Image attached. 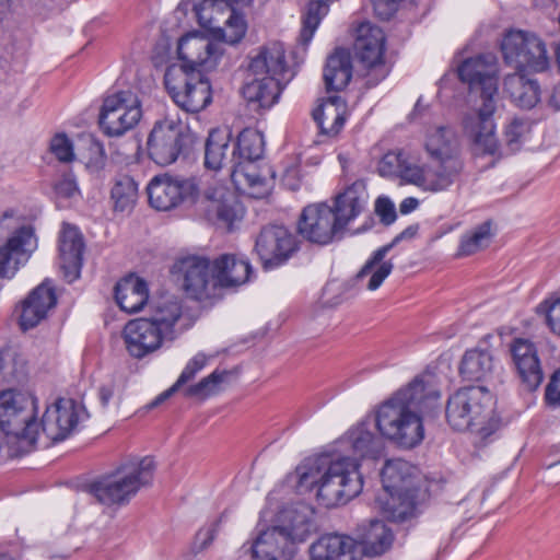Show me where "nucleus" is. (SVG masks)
I'll return each instance as SVG.
<instances>
[{"instance_id":"f257e3e1","label":"nucleus","mask_w":560,"mask_h":560,"mask_svg":"<svg viewBox=\"0 0 560 560\" xmlns=\"http://www.w3.org/2000/svg\"><path fill=\"white\" fill-rule=\"evenodd\" d=\"M440 390L429 374L416 376L376 410L375 425L383 438L412 448L424 438L422 417L430 415L440 399Z\"/></svg>"},{"instance_id":"f03ea898","label":"nucleus","mask_w":560,"mask_h":560,"mask_svg":"<svg viewBox=\"0 0 560 560\" xmlns=\"http://www.w3.org/2000/svg\"><path fill=\"white\" fill-rule=\"evenodd\" d=\"M359 467L358 458L349 456L310 457L296 467L298 486L305 490L316 488L317 500L325 508L346 504L362 491Z\"/></svg>"},{"instance_id":"7ed1b4c3","label":"nucleus","mask_w":560,"mask_h":560,"mask_svg":"<svg viewBox=\"0 0 560 560\" xmlns=\"http://www.w3.org/2000/svg\"><path fill=\"white\" fill-rule=\"evenodd\" d=\"M458 77L469 84L472 92L480 93L481 105L472 130L475 151L478 154L495 155L499 141L495 137L493 114L498 103V69L494 57L479 55L468 58L458 67Z\"/></svg>"},{"instance_id":"20e7f679","label":"nucleus","mask_w":560,"mask_h":560,"mask_svg":"<svg viewBox=\"0 0 560 560\" xmlns=\"http://www.w3.org/2000/svg\"><path fill=\"white\" fill-rule=\"evenodd\" d=\"M424 148L431 162L421 167L405 168L404 179L423 191L440 192L447 190L458 178L464 167L455 131L446 126L430 129L427 133Z\"/></svg>"},{"instance_id":"39448f33","label":"nucleus","mask_w":560,"mask_h":560,"mask_svg":"<svg viewBox=\"0 0 560 560\" xmlns=\"http://www.w3.org/2000/svg\"><path fill=\"white\" fill-rule=\"evenodd\" d=\"M445 417L454 430H475L481 439L499 428L492 395L483 386H466L454 392L447 399Z\"/></svg>"},{"instance_id":"423d86ee","label":"nucleus","mask_w":560,"mask_h":560,"mask_svg":"<svg viewBox=\"0 0 560 560\" xmlns=\"http://www.w3.org/2000/svg\"><path fill=\"white\" fill-rule=\"evenodd\" d=\"M155 462L145 456L130 459L115 470L93 481L89 486L90 493L102 504H127L141 488L152 483Z\"/></svg>"},{"instance_id":"0eeeda50","label":"nucleus","mask_w":560,"mask_h":560,"mask_svg":"<svg viewBox=\"0 0 560 560\" xmlns=\"http://www.w3.org/2000/svg\"><path fill=\"white\" fill-rule=\"evenodd\" d=\"M411 466L402 459L387 460L381 471L384 493L376 503L390 522H404L413 515L416 493L409 487Z\"/></svg>"},{"instance_id":"6e6552de","label":"nucleus","mask_w":560,"mask_h":560,"mask_svg":"<svg viewBox=\"0 0 560 560\" xmlns=\"http://www.w3.org/2000/svg\"><path fill=\"white\" fill-rule=\"evenodd\" d=\"M37 399L30 393L8 388L0 392V430L34 445L39 436Z\"/></svg>"},{"instance_id":"1a4fd4ad","label":"nucleus","mask_w":560,"mask_h":560,"mask_svg":"<svg viewBox=\"0 0 560 560\" xmlns=\"http://www.w3.org/2000/svg\"><path fill=\"white\" fill-rule=\"evenodd\" d=\"M504 62L517 72L542 73L550 68L546 42L536 33L512 28L501 42Z\"/></svg>"},{"instance_id":"9d476101","label":"nucleus","mask_w":560,"mask_h":560,"mask_svg":"<svg viewBox=\"0 0 560 560\" xmlns=\"http://www.w3.org/2000/svg\"><path fill=\"white\" fill-rule=\"evenodd\" d=\"M195 142V135L179 119L165 117L154 124L149 135L148 154L158 165L166 166L187 155Z\"/></svg>"},{"instance_id":"9b49d317","label":"nucleus","mask_w":560,"mask_h":560,"mask_svg":"<svg viewBox=\"0 0 560 560\" xmlns=\"http://www.w3.org/2000/svg\"><path fill=\"white\" fill-rule=\"evenodd\" d=\"M164 83L175 104L187 113L197 114L212 102L211 84L203 72L170 68L165 72Z\"/></svg>"},{"instance_id":"f8f14e48","label":"nucleus","mask_w":560,"mask_h":560,"mask_svg":"<svg viewBox=\"0 0 560 560\" xmlns=\"http://www.w3.org/2000/svg\"><path fill=\"white\" fill-rule=\"evenodd\" d=\"M386 37L382 28L369 22L357 30L354 54L365 69V85L374 88L390 72L384 59Z\"/></svg>"},{"instance_id":"ddd939ff","label":"nucleus","mask_w":560,"mask_h":560,"mask_svg":"<svg viewBox=\"0 0 560 560\" xmlns=\"http://www.w3.org/2000/svg\"><path fill=\"white\" fill-rule=\"evenodd\" d=\"M142 117L140 101L127 90L105 97L98 118L102 131L108 137H120L133 129Z\"/></svg>"},{"instance_id":"4468645a","label":"nucleus","mask_w":560,"mask_h":560,"mask_svg":"<svg viewBox=\"0 0 560 560\" xmlns=\"http://www.w3.org/2000/svg\"><path fill=\"white\" fill-rule=\"evenodd\" d=\"M182 289L191 299L205 300L214 295L217 288L213 261L205 256L189 255L174 265Z\"/></svg>"},{"instance_id":"2eb2a0df","label":"nucleus","mask_w":560,"mask_h":560,"mask_svg":"<svg viewBox=\"0 0 560 560\" xmlns=\"http://www.w3.org/2000/svg\"><path fill=\"white\" fill-rule=\"evenodd\" d=\"M179 60L183 62L176 71L203 72L213 69L222 51L209 37L194 32L183 36L177 46Z\"/></svg>"},{"instance_id":"dca6fc26","label":"nucleus","mask_w":560,"mask_h":560,"mask_svg":"<svg viewBox=\"0 0 560 560\" xmlns=\"http://www.w3.org/2000/svg\"><path fill=\"white\" fill-rule=\"evenodd\" d=\"M298 233L306 241L327 245L342 234L337 225L332 208L326 202L306 206L298 221Z\"/></svg>"},{"instance_id":"f3484780","label":"nucleus","mask_w":560,"mask_h":560,"mask_svg":"<svg viewBox=\"0 0 560 560\" xmlns=\"http://www.w3.org/2000/svg\"><path fill=\"white\" fill-rule=\"evenodd\" d=\"M255 250L265 268H273L285 262L296 250L294 235L283 225L270 224L261 228Z\"/></svg>"},{"instance_id":"a211bd4d","label":"nucleus","mask_w":560,"mask_h":560,"mask_svg":"<svg viewBox=\"0 0 560 560\" xmlns=\"http://www.w3.org/2000/svg\"><path fill=\"white\" fill-rule=\"evenodd\" d=\"M150 205L159 211H168L178 207L185 199L197 192L192 178L170 176L153 177L147 187Z\"/></svg>"},{"instance_id":"6ab92c4d","label":"nucleus","mask_w":560,"mask_h":560,"mask_svg":"<svg viewBox=\"0 0 560 560\" xmlns=\"http://www.w3.org/2000/svg\"><path fill=\"white\" fill-rule=\"evenodd\" d=\"M126 351L141 360L159 349L168 339L147 316L129 320L121 332Z\"/></svg>"},{"instance_id":"aec40b11","label":"nucleus","mask_w":560,"mask_h":560,"mask_svg":"<svg viewBox=\"0 0 560 560\" xmlns=\"http://www.w3.org/2000/svg\"><path fill=\"white\" fill-rule=\"evenodd\" d=\"M512 366L522 387L536 390L544 381V371L536 345L526 338H515L509 345Z\"/></svg>"},{"instance_id":"412c9836","label":"nucleus","mask_w":560,"mask_h":560,"mask_svg":"<svg viewBox=\"0 0 560 560\" xmlns=\"http://www.w3.org/2000/svg\"><path fill=\"white\" fill-rule=\"evenodd\" d=\"M80 407L75 400L59 398L46 408L39 423V434L43 433L52 442L67 439L78 427L80 420Z\"/></svg>"},{"instance_id":"4be33fe9","label":"nucleus","mask_w":560,"mask_h":560,"mask_svg":"<svg viewBox=\"0 0 560 560\" xmlns=\"http://www.w3.org/2000/svg\"><path fill=\"white\" fill-rule=\"evenodd\" d=\"M36 247L37 240L32 226H22L16 230L0 248V277L12 278Z\"/></svg>"},{"instance_id":"5701e85b","label":"nucleus","mask_w":560,"mask_h":560,"mask_svg":"<svg viewBox=\"0 0 560 560\" xmlns=\"http://www.w3.org/2000/svg\"><path fill=\"white\" fill-rule=\"evenodd\" d=\"M295 545L280 526H272L256 537L250 552L255 560H290L295 553Z\"/></svg>"},{"instance_id":"b1692460","label":"nucleus","mask_w":560,"mask_h":560,"mask_svg":"<svg viewBox=\"0 0 560 560\" xmlns=\"http://www.w3.org/2000/svg\"><path fill=\"white\" fill-rule=\"evenodd\" d=\"M280 520V527L295 544L305 541L318 530L315 509L302 501L284 509Z\"/></svg>"},{"instance_id":"393cba45","label":"nucleus","mask_w":560,"mask_h":560,"mask_svg":"<svg viewBox=\"0 0 560 560\" xmlns=\"http://www.w3.org/2000/svg\"><path fill=\"white\" fill-rule=\"evenodd\" d=\"M368 201L369 192L361 180L354 182L335 197L334 205L330 207L342 233L347 225L366 209Z\"/></svg>"},{"instance_id":"a878e982","label":"nucleus","mask_w":560,"mask_h":560,"mask_svg":"<svg viewBox=\"0 0 560 560\" xmlns=\"http://www.w3.org/2000/svg\"><path fill=\"white\" fill-rule=\"evenodd\" d=\"M206 198L209 200L208 211L215 215L218 224L233 230L236 222H240L245 213L242 202L234 191L224 186L208 188Z\"/></svg>"},{"instance_id":"bb28decb","label":"nucleus","mask_w":560,"mask_h":560,"mask_svg":"<svg viewBox=\"0 0 560 560\" xmlns=\"http://www.w3.org/2000/svg\"><path fill=\"white\" fill-rule=\"evenodd\" d=\"M84 242L79 230L65 223L59 244L60 268L65 279L71 283L80 276Z\"/></svg>"},{"instance_id":"cd10ccee","label":"nucleus","mask_w":560,"mask_h":560,"mask_svg":"<svg viewBox=\"0 0 560 560\" xmlns=\"http://www.w3.org/2000/svg\"><path fill=\"white\" fill-rule=\"evenodd\" d=\"M418 232L417 225H410L399 233L389 244H386L376 249L370 259L364 264L362 269L358 272L357 278L372 273L368 283V289L374 291L381 287L383 281L390 275L394 265L392 261H384V258L389 250L401 240L412 238Z\"/></svg>"},{"instance_id":"c85d7f7f","label":"nucleus","mask_w":560,"mask_h":560,"mask_svg":"<svg viewBox=\"0 0 560 560\" xmlns=\"http://www.w3.org/2000/svg\"><path fill=\"white\" fill-rule=\"evenodd\" d=\"M236 164H238L236 148L231 143V132L221 129L211 130L205 143V167L220 171L230 166L232 172Z\"/></svg>"},{"instance_id":"c756f323","label":"nucleus","mask_w":560,"mask_h":560,"mask_svg":"<svg viewBox=\"0 0 560 560\" xmlns=\"http://www.w3.org/2000/svg\"><path fill=\"white\" fill-rule=\"evenodd\" d=\"M57 296L51 287L43 282L36 287L22 302L20 326L23 330L34 328L44 318L50 308L55 307Z\"/></svg>"},{"instance_id":"7c9ffc66","label":"nucleus","mask_w":560,"mask_h":560,"mask_svg":"<svg viewBox=\"0 0 560 560\" xmlns=\"http://www.w3.org/2000/svg\"><path fill=\"white\" fill-rule=\"evenodd\" d=\"M310 553L312 560H360L357 540L340 534L322 536L311 546Z\"/></svg>"},{"instance_id":"2f4dec72","label":"nucleus","mask_w":560,"mask_h":560,"mask_svg":"<svg viewBox=\"0 0 560 560\" xmlns=\"http://www.w3.org/2000/svg\"><path fill=\"white\" fill-rule=\"evenodd\" d=\"M283 83L278 77L254 75L244 85L243 96L253 110L268 109L278 102Z\"/></svg>"},{"instance_id":"473e14b6","label":"nucleus","mask_w":560,"mask_h":560,"mask_svg":"<svg viewBox=\"0 0 560 560\" xmlns=\"http://www.w3.org/2000/svg\"><path fill=\"white\" fill-rule=\"evenodd\" d=\"M249 72L253 75H268L281 78L288 82L289 67L285 60V50L281 43L273 42L264 46L260 51L252 58Z\"/></svg>"},{"instance_id":"72a5a7b5","label":"nucleus","mask_w":560,"mask_h":560,"mask_svg":"<svg viewBox=\"0 0 560 560\" xmlns=\"http://www.w3.org/2000/svg\"><path fill=\"white\" fill-rule=\"evenodd\" d=\"M217 288H236L246 283L253 272L249 261L235 254H222L213 260Z\"/></svg>"},{"instance_id":"f704fd0d","label":"nucleus","mask_w":560,"mask_h":560,"mask_svg":"<svg viewBox=\"0 0 560 560\" xmlns=\"http://www.w3.org/2000/svg\"><path fill=\"white\" fill-rule=\"evenodd\" d=\"M394 541L393 532L383 521L371 520L358 527V550L365 556L375 557L385 553Z\"/></svg>"},{"instance_id":"c9c22d12","label":"nucleus","mask_w":560,"mask_h":560,"mask_svg":"<svg viewBox=\"0 0 560 560\" xmlns=\"http://www.w3.org/2000/svg\"><path fill=\"white\" fill-rule=\"evenodd\" d=\"M182 315V302L177 298H170L158 301L147 317L166 336L168 342H172L184 330L179 328Z\"/></svg>"},{"instance_id":"e433bc0d","label":"nucleus","mask_w":560,"mask_h":560,"mask_svg":"<svg viewBox=\"0 0 560 560\" xmlns=\"http://www.w3.org/2000/svg\"><path fill=\"white\" fill-rule=\"evenodd\" d=\"M524 73L516 72L506 75L503 82V92L517 107L532 109L540 101L541 90L537 80L529 79Z\"/></svg>"},{"instance_id":"4c0bfd02","label":"nucleus","mask_w":560,"mask_h":560,"mask_svg":"<svg viewBox=\"0 0 560 560\" xmlns=\"http://www.w3.org/2000/svg\"><path fill=\"white\" fill-rule=\"evenodd\" d=\"M115 300L126 313L141 311L149 300L147 282L133 275L125 277L115 285Z\"/></svg>"},{"instance_id":"58836bf2","label":"nucleus","mask_w":560,"mask_h":560,"mask_svg":"<svg viewBox=\"0 0 560 560\" xmlns=\"http://www.w3.org/2000/svg\"><path fill=\"white\" fill-rule=\"evenodd\" d=\"M320 135L337 136L346 122V104L340 96H330L312 112Z\"/></svg>"},{"instance_id":"ea45409f","label":"nucleus","mask_w":560,"mask_h":560,"mask_svg":"<svg viewBox=\"0 0 560 560\" xmlns=\"http://www.w3.org/2000/svg\"><path fill=\"white\" fill-rule=\"evenodd\" d=\"M352 78V60L345 48H337L331 54L324 69V81L327 91H341Z\"/></svg>"},{"instance_id":"a19ab883","label":"nucleus","mask_w":560,"mask_h":560,"mask_svg":"<svg viewBox=\"0 0 560 560\" xmlns=\"http://www.w3.org/2000/svg\"><path fill=\"white\" fill-rule=\"evenodd\" d=\"M494 371V358L487 349H470L465 352L459 365V374L468 382L487 381Z\"/></svg>"},{"instance_id":"79ce46f5","label":"nucleus","mask_w":560,"mask_h":560,"mask_svg":"<svg viewBox=\"0 0 560 560\" xmlns=\"http://www.w3.org/2000/svg\"><path fill=\"white\" fill-rule=\"evenodd\" d=\"M196 15L198 16L199 24L202 27L211 28L213 36L228 43L230 45L238 44L245 36L247 31V23L244 15L235 9L230 10V15L226 19L223 27L212 26L211 19H206L202 10L195 5Z\"/></svg>"},{"instance_id":"37998d69","label":"nucleus","mask_w":560,"mask_h":560,"mask_svg":"<svg viewBox=\"0 0 560 560\" xmlns=\"http://www.w3.org/2000/svg\"><path fill=\"white\" fill-rule=\"evenodd\" d=\"M346 442L350 445L353 455L360 458L376 459L384 448L383 440L371 431L370 424L365 421L348 432Z\"/></svg>"},{"instance_id":"c03bdc74","label":"nucleus","mask_w":560,"mask_h":560,"mask_svg":"<svg viewBox=\"0 0 560 560\" xmlns=\"http://www.w3.org/2000/svg\"><path fill=\"white\" fill-rule=\"evenodd\" d=\"M231 179L236 188L253 198H261L268 192L267 179L259 173L254 162H238L231 172Z\"/></svg>"},{"instance_id":"a18cd8bd","label":"nucleus","mask_w":560,"mask_h":560,"mask_svg":"<svg viewBox=\"0 0 560 560\" xmlns=\"http://www.w3.org/2000/svg\"><path fill=\"white\" fill-rule=\"evenodd\" d=\"M233 144L236 148L237 162H254L264 154V136L256 129H244L240 132L237 141Z\"/></svg>"},{"instance_id":"49530a36","label":"nucleus","mask_w":560,"mask_h":560,"mask_svg":"<svg viewBox=\"0 0 560 560\" xmlns=\"http://www.w3.org/2000/svg\"><path fill=\"white\" fill-rule=\"evenodd\" d=\"M26 375V362L22 355L12 349L0 351V383L20 384L25 381Z\"/></svg>"},{"instance_id":"de8ad7c7","label":"nucleus","mask_w":560,"mask_h":560,"mask_svg":"<svg viewBox=\"0 0 560 560\" xmlns=\"http://www.w3.org/2000/svg\"><path fill=\"white\" fill-rule=\"evenodd\" d=\"M110 198L114 202L115 211L131 210L138 199V184L129 175H119L116 177L110 191Z\"/></svg>"},{"instance_id":"09e8293b","label":"nucleus","mask_w":560,"mask_h":560,"mask_svg":"<svg viewBox=\"0 0 560 560\" xmlns=\"http://www.w3.org/2000/svg\"><path fill=\"white\" fill-rule=\"evenodd\" d=\"M332 0H310L306 10L302 16V30L300 34L301 42L307 45L315 31L317 30L320 20L327 14L329 4Z\"/></svg>"},{"instance_id":"8fccbe9b","label":"nucleus","mask_w":560,"mask_h":560,"mask_svg":"<svg viewBox=\"0 0 560 560\" xmlns=\"http://www.w3.org/2000/svg\"><path fill=\"white\" fill-rule=\"evenodd\" d=\"M491 236V221H485L462 237L457 255L469 256L477 253L489 243Z\"/></svg>"},{"instance_id":"3c124183","label":"nucleus","mask_w":560,"mask_h":560,"mask_svg":"<svg viewBox=\"0 0 560 560\" xmlns=\"http://www.w3.org/2000/svg\"><path fill=\"white\" fill-rule=\"evenodd\" d=\"M229 374L228 371L214 370L210 375L203 377L198 383L188 386L185 389V396L205 399L215 395L220 390V385L228 378Z\"/></svg>"},{"instance_id":"603ef678","label":"nucleus","mask_w":560,"mask_h":560,"mask_svg":"<svg viewBox=\"0 0 560 560\" xmlns=\"http://www.w3.org/2000/svg\"><path fill=\"white\" fill-rule=\"evenodd\" d=\"M54 195L58 208H68L73 200L80 197V189L72 173L63 174L54 184Z\"/></svg>"},{"instance_id":"864d4df0","label":"nucleus","mask_w":560,"mask_h":560,"mask_svg":"<svg viewBox=\"0 0 560 560\" xmlns=\"http://www.w3.org/2000/svg\"><path fill=\"white\" fill-rule=\"evenodd\" d=\"M407 167H421V166L407 164L406 161L402 159L401 151L387 152L386 154L383 155V158L378 162V166H377L378 173L382 176H393V175L398 174L404 182H406V180L404 179L402 173H404L405 168H407Z\"/></svg>"},{"instance_id":"5fc2aeb1","label":"nucleus","mask_w":560,"mask_h":560,"mask_svg":"<svg viewBox=\"0 0 560 560\" xmlns=\"http://www.w3.org/2000/svg\"><path fill=\"white\" fill-rule=\"evenodd\" d=\"M529 124L523 118H514L505 127L504 138L505 143L511 152L520 149L523 137L529 132Z\"/></svg>"},{"instance_id":"6e6d98bb","label":"nucleus","mask_w":560,"mask_h":560,"mask_svg":"<svg viewBox=\"0 0 560 560\" xmlns=\"http://www.w3.org/2000/svg\"><path fill=\"white\" fill-rule=\"evenodd\" d=\"M50 152L60 162L68 163L74 159L71 140L65 133L56 135L50 141Z\"/></svg>"},{"instance_id":"4d7b16f0","label":"nucleus","mask_w":560,"mask_h":560,"mask_svg":"<svg viewBox=\"0 0 560 560\" xmlns=\"http://www.w3.org/2000/svg\"><path fill=\"white\" fill-rule=\"evenodd\" d=\"M207 360L208 358L203 353H197L190 359L176 381L177 386H182L191 381L196 374L206 366Z\"/></svg>"},{"instance_id":"13d9d810","label":"nucleus","mask_w":560,"mask_h":560,"mask_svg":"<svg viewBox=\"0 0 560 560\" xmlns=\"http://www.w3.org/2000/svg\"><path fill=\"white\" fill-rule=\"evenodd\" d=\"M546 312V322L551 331L560 336V295L556 298L550 304L545 301L539 305Z\"/></svg>"},{"instance_id":"bf43d9fd","label":"nucleus","mask_w":560,"mask_h":560,"mask_svg":"<svg viewBox=\"0 0 560 560\" xmlns=\"http://www.w3.org/2000/svg\"><path fill=\"white\" fill-rule=\"evenodd\" d=\"M220 520L214 521L209 526L201 528L195 537V548L197 551L207 549L215 538L219 530Z\"/></svg>"},{"instance_id":"052dcab7","label":"nucleus","mask_w":560,"mask_h":560,"mask_svg":"<svg viewBox=\"0 0 560 560\" xmlns=\"http://www.w3.org/2000/svg\"><path fill=\"white\" fill-rule=\"evenodd\" d=\"M375 212L385 225L392 224L397 218L394 203L386 197H380L376 200Z\"/></svg>"},{"instance_id":"680f3d73","label":"nucleus","mask_w":560,"mask_h":560,"mask_svg":"<svg viewBox=\"0 0 560 560\" xmlns=\"http://www.w3.org/2000/svg\"><path fill=\"white\" fill-rule=\"evenodd\" d=\"M545 399L549 406H560V370L552 374L546 387Z\"/></svg>"},{"instance_id":"e2e57ef3","label":"nucleus","mask_w":560,"mask_h":560,"mask_svg":"<svg viewBox=\"0 0 560 560\" xmlns=\"http://www.w3.org/2000/svg\"><path fill=\"white\" fill-rule=\"evenodd\" d=\"M375 14L381 20H389L397 11L400 0H371Z\"/></svg>"},{"instance_id":"0e129e2a","label":"nucleus","mask_w":560,"mask_h":560,"mask_svg":"<svg viewBox=\"0 0 560 560\" xmlns=\"http://www.w3.org/2000/svg\"><path fill=\"white\" fill-rule=\"evenodd\" d=\"M179 387L180 386H177V383L175 382V384L171 388L160 394L152 402L149 404L148 407L152 409L159 406L160 404L168 399Z\"/></svg>"},{"instance_id":"69168bd1","label":"nucleus","mask_w":560,"mask_h":560,"mask_svg":"<svg viewBox=\"0 0 560 560\" xmlns=\"http://www.w3.org/2000/svg\"><path fill=\"white\" fill-rule=\"evenodd\" d=\"M179 387L180 386H177V383L175 382V384L171 388L160 394L152 402L149 404L148 407L152 409L159 406L160 404L168 399Z\"/></svg>"},{"instance_id":"338daca9","label":"nucleus","mask_w":560,"mask_h":560,"mask_svg":"<svg viewBox=\"0 0 560 560\" xmlns=\"http://www.w3.org/2000/svg\"><path fill=\"white\" fill-rule=\"evenodd\" d=\"M419 206V201L418 199L413 198V197H408V198H405L400 205H399V211L402 213V214H408L410 212H412L413 210L417 209V207Z\"/></svg>"},{"instance_id":"774afa93","label":"nucleus","mask_w":560,"mask_h":560,"mask_svg":"<svg viewBox=\"0 0 560 560\" xmlns=\"http://www.w3.org/2000/svg\"><path fill=\"white\" fill-rule=\"evenodd\" d=\"M114 395V388L112 386H102L98 389V398L102 404V407H107L109 400Z\"/></svg>"}]
</instances>
